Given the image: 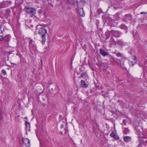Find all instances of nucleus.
<instances>
[{"mask_svg": "<svg viewBox=\"0 0 147 147\" xmlns=\"http://www.w3.org/2000/svg\"><path fill=\"white\" fill-rule=\"evenodd\" d=\"M103 65L105 66V69H107L108 67V65L106 63H103Z\"/></svg>", "mask_w": 147, "mask_h": 147, "instance_id": "5701e85b", "label": "nucleus"}, {"mask_svg": "<svg viewBox=\"0 0 147 147\" xmlns=\"http://www.w3.org/2000/svg\"><path fill=\"white\" fill-rule=\"evenodd\" d=\"M10 36L9 35H7L4 37V40L5 41L8 42L10 40Z\"/></svg>", "mask_w": 147, "mask_h": 147, "instance_id": "dca6fc26", "label": "nucleus"}, {"mask_svg": "<svg viewBox=\"0 0 147 147\" xmlns=\"http://www.w3.org/2000/svg\"><path fill=\"white\" fill-rule=\"evenodd\" d=\"M32 40H30L29 41V43H30L32 44Z\"/></svg>", "mask_w": 147, "mask_h": 147, "instance_id": "2f4dec72", "label": "nucleus"}, {"mask_svg": "<svg viewBox=\"0 0 147 147\" xmlns=\"http://www.w3.org/2000/svg\"><path fill=\"white\" fill-rule=\"evenodd\" d=\"M140 14H147V12H142L140 13Z\"/></svg>", "mask_w": 147, "mask_h": 147, "instance_id": "c85d7f7f", "label": "nucleus"}, {"mask_svg": "<svg viewBox=\"0 0 147 147\" xmlns=\"http://www.w3.org/2000/svg\"><path fill=\"white\" fill-rule=\"evenodd\" d=\"M111 58L112 59L113 61L115 63H117L118 64L121 63V61L120 59H115L112 56Z\"/></svg>", "mask_w": 147, "mask_h": 147, "instance_id": "ddd939ff", "label": "nucleus"}, {"mask_svg": "<svg viewBox=\"0 0 147 147\" xmlns=\"http://www.w3.org/2000/svg\"><path fill=\"white\" fill-rule=\"evenodd\" d=\"M129 132V130L127 128H125L124 129L123 133L125 134H127Z\"/></svg>", "mask_w": 147, "mask_h": 147, "instance_id": "6ab92c4d", "label": "nucleus"}, {"mask_svg": "<svg viewBox=\"0 0 147 147\" xmlns=\"http://www.w3.org/2000/svg\"><path fill=\"white\" fill-rule=\"evenodd\" d=\"M11 4V1H3L0 3V7L1 8H3L8 6Z\"/></svg>", "mask_w": 147, "mask_h": 147, "instance_id": "20e7f679", "label": "nucleus"}, {"mask_svg": "<svg viewBox=\"0 0 147 147\" xmlns=\"http://www.w3.org/2000/svg\"><path fill=\"white\" fill-rule=\"evenodd\" d=\"M132 20L131 15L130 14H126L125 17L122 20L125 22H128Z\"/></svg>", "mask_w": 147, "mask_h": 147, "instance_id": "423d86ee", "label": "nucleus"}, {"mask_svg": "<svg viewBox=\"0 0 147 147\" xmlns=\"http://www.w3.org/2000/svg\"><path fill=\"white\" fill-rule=\"evenodd\" d=\"M1 72L2 74L4 76H5L7 74L6 71L3 69H2L1 71Z\"/></svg>", "mask_w": 147, "mask_h": 147, "instance_id": "412c9836", "label": "nucleus"}, {"mask_svg": "<svg viewBox=\"0 0 147 147\" xmlns=\"http://www.w3.org/2000/svg\"><path fill=\"white\" fill-rule=\"evenodd\" d=\"M136 59V57H135L133 58V61H131V63L132 65L133 66L136 64V62H137V60Z\"/></svg>", "mask_w": 147, "mask_h": 147, "instance_id": "a211bd4d", "label": "nucleus"}, {"mask_svg": "<svg viewBox=\"0 0 147 147\" xmlns=\"http://www.w3.org/2000/svg\"><path fill=\"white\" fill-rule=\"evenodd\" d=\"M64 126L63 124H61V129H63L64 127Z\"/></svg>", "mask_w": 147, "mask_h": 147, "instance_id": "7c9ffc66", "label": "nucleus"}, {"mask_svg": "<svg viewBox=\"0 0 147 147\" xmlns=\"http://www.w3.org/2000/svg\"><path fill=\"white\" fill-rule=\"evenodd\" d=\"M126 43L123 42L121 40H118L117 41V44L118 46H120L121 47H123L125 45Z\"/></svg>", "mask_w": 147, "mask_h": 147, "instance_id": "1a4fd4ad", "label": "nucleus"}, {"mask_svg": "<svg viewBox=\"0 0 147 147\" xmlns=\"http://www.w3.org/2000/svg\"><path fill=\"white\" fill-rule=\"evenodd\" d=\"M36 29L39 30L38 34L41 36L42 40L41 41L42 43L44 44L46 41V36L47 34V31L45 28L42 27V25L39 24L36 27Z\"/></svg>", "mask_w": 147, "mask_h": 147, "instance_id": "f257e3e1", "label": "nucleus"}, {"mask_svg": "<svg viewBox=\"0 0 147 147\" xmlns=\"http://www.w3.org/2000/svg\"><path fill=\"white\" fill-rule=\"evenodd\" d=\"M4 31V28H2V27L0 26V34H2Z\"/></svg>", "mask_w": 147, "mask_h": 147, "instance_id": "4be33fe9", "label": "nucleus"}, {"mask_svg": "<svg viewBox=\"0 0 147 147\" xmlns=\"http://www.w3.org/2000/svg\"><path fill=\"white\" fill-rule=\"evenodd\" d=\"M111 34V33L110 32V31H109L107 30V31L106 32L105 34V36L106 37V38H105L106 40L109 38Z\"/></svg>", "mask_w": 147, "mask_h": 147, "instance_id": "f3484780", "label": "nucleus"}, {"mask_svg": "<svg viewBox=\"0 0 147 147\" xmlns=\"http://www.w3.org/2000/svg\"><path fill=\"white\" fill-rule=\"evenodd\" d=\"M68 1L71 4H73L74 3L73 0H68Z\"/></svg>", "mask_w": 147, "mask_h": 147, "instance_id": "a878e982", "label": "nucleus"}, {"mask_svg": "<svg viewBox=\"0 0 147 147\" xmlns=\"http://www.w3.org/2000/svg\"><path fill=\"white\" fill-rule=\"evenodd\" d=\"M123 139L125 142H128L131 141V138L129 136H124Z\"/></svg>", "mask_w": 147, "mask_h": 147, "instance_id": "f8f14e48", "label": "nucleus"}, {"mask_svg": "<svg viewBox=\"0 0 147 147\" xmlns=\"http://www.w3.org/2000/svg\"><path fill=\"white\" fill-rule=\"evenodd\" d=\"M78 12L80 16L83 17L85 16V13L83 8H82L78 9Z\"/></svg>", "mask_w": 147, "mask_h": 147, "instance_id": "9d476101", "label": "nucleus"}, {"mask_svg": "<svg viewBox=\"0 0 147 147\" xmlns=\"http://www.w3.org/2000/svg\"><path fill=\"white\" fill-rule=\"evenodd\" d=\"M111 36L116 38L119 37L121 35V33L119 31L117 30H112L110 31Z\"/></svg>", "mask_w": 147, "mask_h": 147, "instance_id": "7ed1b4c3", "label": "nucleus"}, {"mask_svg": "<svg viewBox=\"0 0 147 147\" xmlns=\"http://www.w3.org/2000/svg\"><path fill=\"white\" fill-rule=\"evenodd\" d=\"M4 40V37L2 35H0V41H2Z\"/></svg>", "mask_w": 147, "mask_h": 147, "instance_id": "cd10ccee", "label": "nucleus"}, {"mask_svg": "<svg viewBox=\"0 0 147 147\" xmlns=\"http://www.w3.org/2000/svg\"><path fill=\"white\" fill-rule=\"evenodd\" d=\"M114 54H115L118 57H122L123 55L121 53H114Z\"/></svg>", "mask_w": 147, "mask_h": 147, "instance_id": "aec40b11", "label": "nucleus"}, {"mask_svg": "<svg viewBox=\"0 0 147 147\" xmlns=\"http://www.w3.org/2000/svg\"><path fill=\"white\" fill-rule=\"evenodd\" d=\"M10 11L9 9H7L5 11V16L6 18H8L10 16Z\"/></svg>", "mask_w": 147, "mask_h": 147, "instance_id": "9b49d317", "label": "nucleus"}, {"mask_svg": "<svg viewBox=\"0 0 147 147\" xmlns=\"http://www.w3.org/2000/svg\"><path fill=\"white\" fill-rule=\"evenodd\" d=\"M17 8V7H12V10L13 11V12H16V11H15L14 10L15 9H16Z\"/></svg>", "mask_w": 147, "mask_h": 147, "instance_id": "bb28decb", "label": "nucleus"}, {"mask_svg": "<svg viewBox=\"0 0 147 147\" xmlns=\"http://www.w3.org/2000/svg\"><path fill=\"white\" fill-rule=\"evenodd\" d=\"M100 53L101 55L104 57H105L106 56H107L109 57H111V56L109 54V53L107 52L104 49H100Z\"/></svg>", "mask_w": 147, "mask_h": 147, "instance_id": "39448f33", "label": "nucleus"}, {"mask_svg": "<svg viewBox=\"0 0 147 147\" xmlns=\"http://www.w3.org/2000/svg\"><path fill=\"white\" fill-rule=\"evenodd\" d=\"M115 134H114V132H112L110 134V136H111V137H112L113 138L114 136H115Z\"/></svg>", "mask_w": 147, "mask_h": 147, "instance_id": "393cba45", "label": "nucleus"}, {"mask_svg": "<svg viewBox=\"0 0 147 147\" xmlns=\"http://www.w3.org/2000/svg\"><path fill=\"white\" fill-rule=\"evenodd\" d=\"M109 43L111 46L116 47L117 46V42L115 41L114 38L113 36H111L109 41Z\"/></svg>", "mask_w": 147, "mask_h": 147, "instance_id": "0eeeda50", "label": "nucleus"}, {"mask_svg": "<svg viewBox=\"0 0 147 147\" xmlns=\"http://www.w3.org/2000/svg\"><path fill=\"white\" fill-rule=\"evenodd\" d=\"M26 130L28 131L30 130V123L27 121H26Z\"/></svg>", "mask_w": 147, "mask_h": 147, "instance_id": "2eb2a0df", "label": "nucleus"}, {"mask_svg": "<svg viewBox=\"0 0 147 147\" xmlns=\"http://www.w3.org/2000/svg\"><path fill=\"white\" fill-rule=\"evenodd\" d=\"M99 10H100V9H98V10H97V11H98H98H99Z\"/></svg>", "mask_w": 147, "mask_h": 147, "instance_id": "473e14b6", "label": "nucleus"}, {"mask_svg": "<svg viewBox=\"0 0 147 147\" xmlns=\"http://www.w3.org/2000/svg\"><path fill=\"white\" fill-rule=\"evenodd\" d=\"M21 3H22V2H20V3H18V0H16V1H15L16 3H18V4H20Z\"/></svg>", "mask_w": 147, "mask_h": 147, "instance_id": "c756f323", "label": "nucleus"}, {"mask_svg": "<svg viewBox=\"0 0 147 147\" xmlns=\"http://www.w3.org/2000/svg\"><path fill=\"white\" fill-rule=\"evenodd\" d=\"M24 9L25 11L30 15H34L36 13V10L35 9L28 6H26Z\"/></svg>", "mask_w": 147, "mask_h": 147, "instance_id": "f03ea898", "label": "nucleus"}, {"mask_svg": "<svg viewBox=\"0 0 147 147\" xmlns=\"http://www.w3.org/2000/svg\"><path fill=\"white\" fill-rule=\"evenodd\" d=\"M113 138L115 140H117L119 139V137L117 135H116L115 134V136H114V137H113Z\"/></svg>", "mask_w": 147, "mask_h": 147, "instance_id": "b1692460", "label": "nucleus"}, {"mask_svg": "<svg viewBox=\"0 0 147 147\" xmlns=\"http://www.w3.org/2000/svg\"><path fill=\"white\" fill-rule=\"evenodd\" d=\"M81 87H85L86 88H87L88 87V85L86 84L85 82L83 80H81L80 82Z\"/></svg>", "mask_w": 147, "mask_h": 147, "instance_id": "4468645a", "label": "nucleus"}, {"mask_svg": "<svg viewBox=\"0 0 147 147\" xmlns=\"http://www.w3.org/2000/svg\"><path fill=\"white\" fill-rule=\"evenodd\" d=\"M24 144L26 146H30V141L27 138H24L22 140Z\"/></svg>", "mask_w": 147, "mask_h": 147, "instance_id": "6e6552de", "label": "nucleus"}]
</instances>
